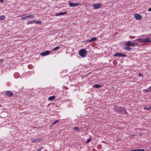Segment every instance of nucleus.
<instances>
[{"instance_id":"f257e3e1","label":"nucleus","mask_w":151,"mask_h":151,"mask_svg":"<svg viewBox=\"0 0 151 151\" xmlns=\"http://www.w3.org/2000/svg\"><path fill=\"white\" fill-rule=\"evenodd\" d=\"M113 110L114 111L120 114H124L126 113L124 108L121 106H116L114 108Z\"/></svg>"},{"instance_id":"f03ea898","label":"nucleus","mask_w":151,"mask_h":151,"mask_svg":"<svg viewBox=\"0 0 151 151\" xmlns=\"http://www.w3.org/2000/svg\"><path fill=\"white\" fill-rule=\"evenodd\" d=\"M79 54L80 56L84 57L86 55L87 52L85 49H82L79 51Z\"/></svg>"},{"instance_id":"7ed1b4c3","label":"nucleus","mask_w":151,"mask_h":151,"mask_svg":"<svg viewBox=\"0 0 151 151\" xmlns=\"http://www.w3.org/2000/svg\"><path fill=\"white\" fill-rule=\"evenodd\" d=\"M137 45V43L136 42H132L130 41H128L127 43V45L128 46H134Z\"/></svg>"},{"instance_id":"20e7f679","label":"nucleus","mask_w":151,"mask_h":151,"mask_svg":"<svg viewBox=\"0 0 151 151\" xmlns=\"http://www.w3.org/2000/svg\"><path fill=\"white\" fill-rule=\"evenodd\" d=\"M102 4H101L98 3L97 4H93V7L95 9H97L100 8L102 6Z\"/></svg>"},{"instance_id":"39448f33","label":"nucleus","mask_w":151,"mask_h":151,"mask_svg":"<svg viewBox=\"0 0 151 151\" xmlns=\"http://www.w3.org/2000/svg\"><path fill=\"white\" fill-rule=\"evenodd\" d=\"M114 56H118V57H126V55L124 54H122L121 53L117 52L116 54H114Z\"/></svg>"},{"instance_id":"423d86ee","label":"nucleus","mask_w":151,"mask_h":151,"mask_svg":"<svg viewBox=\"0 0 151 151\" xmlns=\"http://www.w3.org/2000/svg\"><path fill=\"white\" fill-rule=\"evenodd\" d=\"M42 140V138H35L34 139H33L32 141H31L32 142V143H35L38 142H41Z\"/></svg>"},{"instance_id":"0eeeda50","label":"nucleus","mask_w":151,"mask_h":151,"mask_svg":"<svg viewBox=\"0 0 151 151\" xmlns=\"http://www.w3.org/2000/svg\"><path fill=\"white\" fill-rule=\"evenodd\" d=\"M50 51H46L44 52H42L41 53V55L42 56H44L47 55L50 53Z\"/></svg>"},{"instance_id":"6e6552de","label":"nucleus","mask_w":151,"mask_h":151,"mask_svg":"<svg viewBox=\"0 0 151 151\" xmlns=\"http://www.w3.org/2000/svg\"><path fill=\"white\" fill-rule=\"evenodd\" d=\"M134 17L137 20H140L142 18V16L138 14H134Z\"/></svg>"},{"instance_id":"1a4fd4ad","label":"nucleus","mask_w":151,"mask_h":151,"mask_svg":"<svg viewBox=\"0 0 151 151\" xmlns=\"http://www.w3.org/2000/svg\"><path fill=\"white\" fill-rule=\"evenodd\" d=\"M80 4H79V3H73L71 2H70L69 3V5L70 6H78V5H79Z\"/></svg>"},{"instance_id":"9d476101","label":"nucleus","mask_w":151,"mask_h":151,"mask_svg":"<svg viewBox=\"0 0 151 151\" xmlns=\"http://www.w3.org/2000/svg\"><path fill=\"white\" fill-rule=\"evenodd\" d=\"M6 95L9 96H11L13 95V93L11 91H7L6 92Z\"/></svg>"},{"instance_id":"9b49d317","label":"nucleus","mask_w":151,"mask_h":151,"mask_svg":"<svg viewBox=\"0 0 151 151\" xmlns=\"http://www.w3.org/2000/svg\"><path fill=\"white\" fill-rule=\"evenodd\" d=\"M143 42H151L150 39V38L147 37L143 39Z\"/></svg>"},{"instance_id":"f8f14e48","label":"nucleus","mask_w":151,"mask_h":151,"mask_svg":"<svg viewBox=\"0 0 151 151\" xmlns=\"http://www.w3.org/2000/svg\"><path fill=\"white\" fill-rule=\"evenodd\" d=\"M67 12H61L58 13H57L55 14V15L56 16H61L62 15H64L66 14H67Z\"/></svg>"},{"instance_id":"ddd939ff","label":"nucleus","mask_w":151,"mask_h":151,"mask_svg":"<svg viewBox=\"0 0 151 151\" xmlns=\"http://www.w3.org/2000/svg\"><path fill=\"white\" fill-rule=\"evenodd\" d=\"M14 77L16 78H18L19 77V74L18 73H15L14 74Z\"/></svg>"},{"instance_id":"4468645a","label":"nucleus","mask_w":151,"mask_h":151,"mask_svg":"<svg viewBox=\"0 0 151 151\" xmlns=\"http://www.w3.org/2000/svg\"><path fill=\"white\" fill-rule=\"evenodd\" d=\"M74 129H75L76 131L79 132L80 131H81L82 128L76 127H74Z\"/></svg>"},{"instance_id":"2eb2a0df","label":"nucleus","mask_w":151,"mask_h":151,"mask_svg":"<svg viewBox=\"0 0 151 151\" xmlns=\"http://www.w3.org/2000/svg\"><path fill=\"white\" fill-rule=\"evenodd\" d=\"M93 87H95L96 88H100L101 86V85L98 84H94L93 86Z\"/></svg>"},{"instance_id":"dca6fc26","label":"nucleus","mask_w":151,"mask_h":151,"mask_svg":"<svg viewBox=\"0 0 151 151\" xmlns=\"http://www.w3.org/2000/svg\"><path fill=\"white\" fill-rule=\"evenodd\" d=\"M97 38L96 37H93L90 40H88L87 42H91L93 41H94L96 40Z\"/></svg>"},{"instance_id":"f3484780","label":"nucleus","mask_w":151,"mask_h":151,"mask_svg":"<svg viewBox=\"0 0 151 151\" xmlns=\"http://www.w3.org/2000/svg\"><path fill=\"white\" fill-rule=\"evenodd\" d=\"M55 98V96H52L48 98L49 100H52L54 99Z\"/></svg>"},{"instance_id":"a211bd4d","label":"nucleus","mask_w":151,"mask_h":151,"mask_svg":"<svg viewBox=\"0 0 151 151\" xmlns=\"http://www.w3.org/2000/svg\"><path fill=\"white\" fill-rule=\"evenodd\" d=\"M5 16H4V15H1V16H0V20H4L5 19Z\"/></svg>"},{"instance_id":"6ab92c4d","label":"nucleus","mask_w":151,"mask_h":151,"mask_svg":"<svg viewBox=\"0 0 151 151\" xmlns=\"http://www.w3.org/2000/svg\"><path fill=\"white\" fill-rule=\"evenodd\" d=\"M136 40L138 41L139 42H143V38H139L137 39Z\"/></svg>"},{"instance_id":"aec40b11","label":"nucleus","mask_w":151,"mask_h":151,"mask_svg":"<svg viewBox=\"0 0 151 151\" xmlns=\"http://www.w3.org/2000/svg\"><path fill=\"white\" fill-rule=\"evenodd\" d=\"M131 151H145V150L142 149H139L135 150H132Z\"/></svg>"},{"instance_id":"412c9836","label":"nucleus","mask_w":151,"mask_h":151,"mask_svg":"<svg viewBox=\"0 0 151 151\" xmlns=\"http://www.w3.org/2000/svg\"><path fill=\"white\" fill-rule=\"evenodd\" d=\"M27 16L28 18H29L31 19L34 18V17H35L34 15H29Z\"/></svg>"},{"instance_id":"4be33fe9","label":"nucleus","mask_w":151,"mask_h":151,"mask_svg":"<svg viewBox=\"0 0 151 151\" xmlns=\"http://www.w3.org/2000/svg\"><path fill=\"white\" fill-rule=\"evenodd\" d=\"M35 21V20H32L31 21H29L27 22V24H31Z\"/></svg>"},{"instance_id":"5701e85b","label":"nucleus","mask_w":151,"mask_h":151,"mask_svg":"<svg viewBox=\"0 0 151 151\" xmlns=\"http://www.w3.org/2000/svg\"><path fill=\"white\" fill-rule=\"evenodd\" d=\"M124 49L127 51H129L131 50V49L130 47H129V46H127V47H125Z\"/></svg>"},{"instance_id":"b1692460","label":"nucleus","mask_w":151,"mask_h":151,"mask_svg":"<svg viewBox=\"0 0 151 151\" xmlns=\"http://www.w3.org/2000/svg\"><path fill=\"white\" fill-rule=\"evenodd\" d=\"M60 121V120L59 119V120H56V121H55L54 122H52V125H54L56 123H57L59 121Z\"/></svg>"},{"instance_id":"393cba45","label":"nucleus","mask_w":151,"mask_h":151,"mask_svg":"<svg viewBox=\"0 0 151 151\" xmlns=\"http://www.w3.org/2000/svg\"><path fill=\"white\" fill-rule=\"evenodd\" d=\"M60 48V47L59 46H57V47H55L53 49V51H55V50H56L58 49H59V48Z\"/></svg>"},{"instance_id":"a878e982","label":"nucleus","mask_w":151,"mask_h":151,"mask_svg":"<svg viewBox=\"0 0 151 151\" xmlns=\"http://www.w3.org/2000/svg\"><path fill=\"white\" fill-rule=\"evenodd\" d=\"M28 18L27 16H24L23 17H22L21 18V19L22 20H25L27 19Z\"/></svg>"},{"instance_id":"bb28decb","label":"nucleus","mask_w":151,"mask_h":151,"mask_svg":"<svg viewBox=\"0 0 151 151\" xmlns=\"http://www.w3.org/2000/svg\"><path fill=\"white\" fill-rule=\"evenodd\" d=\"M145 108L147 110H150L151 109V107L147 105L146 106Z\"/></svg>"},{"instance_id":"cd10ccee","label":"nucleus","mask_w":151,"mask_h":151,"mask_svg":"<svg viewBox=\"0 0 151 151\" xmlns=\"http://www.w3.org/2000/svg\"><path fill=\"white\" fill-rule=\"evenodd\" d=\"M41 22L40 21H36L35 22V23L36 24H41Z\"/></svg>"},{"instance_id":"c85d7f7f","label":"nucleus","mask_w":151,"mask_h":151,"mask_svg":"<svg viewBox=\"0 0 151 151\" xmlns=\"http://www.w3.org/2000/svg\"><path fill=\"white\" fill-rule=\"evenodd\" d=\"M147 92H150L151 91V86L150 87L148 88L147 90Z\"/></svg>"},{"instance_id":"c756f323","label":"nucleus","mask_w":151,"mask_h":151,"mask_svg":"<svg viewBox=\"0 0 151 151\" xmlns=\"http://www.w3.org/2000/svg\"><path fill=\"white\" fill-rule=\"evenodd\" d=\"M91 138H90L89 139H88L86 141V143H88V142H90L91 140Z\"/></svg>"},{"instance_id":"7c9ffc66","label":"nucleus","mask_w":151,"mask_h":151,"mask_svg":"<svg viewBox=\"0 0 151 151\" xmlns=\"http://www.w3.org/2000/svg\"><path fill=\"white\" fill-rule=\"evenodd\" d=\"M138 75L140 77H141V76H143V74L142 73H139L138 74Z\"/></svg>"},{"instance_id":"2f4dec72","label":"nucleus","mask_w":151,"mask_h":151,"mask_svg":"<svg viewBox=\"0 0 151 151\" xmlns=\"http://www.w3.org/2000/svg\"><path fill=\"white\" fill-rule=\"evenodd\" d=\"M43 149V147H41L37 151H41V150H42Z\"/></svg>"},{"instance_id":"473e14b6","label":"nucleus","mask_w":151,"mask_h":151,"mask_svg":"<svg viewBox=\"0 0 151 151\" xmlns=\"http://www.w3.org/2000/svg\"><path fill=\"white\" fill-rule=\"evenodd\" d=\"M43 149V147H41L37 151H41V150H42Z\"/></svg>"},{"instance_id":"72a5a7b5","label":"nucleus","mask_w":151,"mask_h":151,"mask_svg":"<svg viewBox=\"0 0 151 151\" xmlns=\"http://www.w3.org/2000/svg\"><path fill=\"white\" fill-rule=\"evenodd\" d=\"M43 149V147H41L37 151H41V150H42Z\"/></svg>"},{"instance_id":"f704fd0d","label":"nucleus","mask_w":151,"mask_h":151,"mask_svg":"<svg viewBox=\"0 0 151 151\" xmlns=\"http://www.w3.org/2000/svg\"><path fill=\"white\" fill-rule=\"evenodd\" d=\"M148 11L149 12L151 11V7L148 9Z\"/></svg>"},{"instance_id":"c9c22d12","label":"nucleus","mask_w":151,"mask_h":151,"mask_svg":"<svg viewBox=\"0 0 151 151\" xmlns=\"http://www.w3.org/2000/svg\"><path fill=\"white\" fill-rule=\"evenodd\" d=\"M3 61V60L2 59H0V63L2 62Z\"/></svg>"},{"instance_id":"e433bc0d","label":"nucleus","mask_w":151,"mask_h":151,"mask_svg":"<svg viewBox=\"0 0 151 151\" xmlns=\"http://www.w3.org/2000/svg\"><path fill=\"white\" fill-rule=\"evenodd\" d=\"M4 0H0V2L1 3H2L4 1Z\"/></svg>"},{"instance_id":"4c0bfd02","label":"nucleus","mask_w":151,"mask_h":151,"mask_svg":"<svg viewBox=\"0 0 151 151\" xmlns=\"http://www.w3.org/2000/svg\"><path fill=\"white\" fill-rule=\"evenodd\" d=\"M68 88L67 87H66L65 88V90H68Z\"/></svg>"}]
</instances>
